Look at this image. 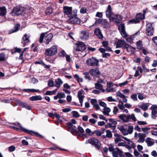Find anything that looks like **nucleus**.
Instances as JSON below:
<instances>
[{
    "label": "nucleus",
    "instance_id": "1",
    "mask_svg": "<svg viewBox=\"0 0 157 157\" xmlns=\"http://www.w3.org/2000/svg\"><path fill=\"white\" fill-rule=\"evenodd\" d=\"M13 124H14L18 127V128H17L14 126L11 127L13 129L15 130H20L24 132L25 133H27L31 135H35V136H36L40 137H41L42 136L40 135L39 133H38L37 132H35L33 131L29 130L28 129H27L23 127H22L21 126V125L18 122L14 123H13Z\"/></svg>",
    "mask_w": 157,
    "mask_h": 157
},
{
    "label": "nucleus",
    "instance_id": "2",
    "mask_svg": "<svg viewBox=\"0 0 157 157\" xmlns=\"http://www.w3.org/2000/svg\"><path fill=\"white\" fill-rule=\"evenodd\" d=\"M111 7L109 5V18L110 21H113L116 23H119L121 20L122 17L120 15H117L112 14L110 13Z\"/></svg>",
    "mask_w": 157,
    "mask_h": 157
},
{
    "label": "nucleus",
    "instance_id": "3",
    "mask_svg": "<svg viewBox=\"0 0 157 157\" xmlns=\"http://www.w3.org/2000/svg\"><path fill=\"white\" fill-rule=\"evenodd\" d=\"M89 143L93 145L95 148L98 150H99L100 149V142L98 140L95 138H93L86 141V144Z\"/></svg>",
    "mask_w": 157,
    "mask_h": 157
},
{
    "label": "nucleus",
    "instance_id": "4",
    "mask_svg": "<svg viewBox=\"0 0 157 157\" xmlns=\"http://www.w3.org/2000/svg\"><path fill=\"white\" fill-rule=\"evenodd\" d=\"M145 18V15L144 13H139L136 15V18L129 21V23L136 24L139 23L140 20L144 19Z\"/></svg>",
    "mask_w": 157,
    "mask_h": 157
},
{
    "label": "nucleus",
    "instance_id": "5",
    "mask_svg": "<svg viewBox=\"0 0 157 157\" xmlns=\"http://www.w3.org/2000/svg\"><path fill=\"white\" fill-rule=\"evenodd\" d=\"M57 53V48L56 46H53L51 48L47 49L45 54L46 55L50 56L55 55Z\"/></svg>",
    "mask_w": 157,
    "mask_h": 157
},
{
    "label": "nucleus",
    "instance_id": "6",
    "mask_svg": "<svg viewBox=\"0 0 157 157\" xmlns=\"http://www.w3.org/2000/svg\"><path fill=\"white\" fill-rule=\"evenodd\" d=\"M24 12V9L22 7H14L11 12V13L12 15L18 16L22 14Z\"/></svg>",
    "mask_w": 157,
    "mask_h": 157
},
{
    "label": "nucleus",
    "instance_id": "7",
    "mask_svg": "<svg viewBox=\"0 0 157 157\" xmlns=\"http://www.w3.org/2000/svg\"><path fill=\"white\" fill-rule=\"evenodd\" d=\"M98 60L95 58L92 57L87 60L86 64L92 66H96L98 65Z\"/></svg>",
    "mask_w": 157,
    "mask_h": 157
},
{
    "label": "nucleus",
    "instance_id": "8",
    "mask_svg": "<svg viewBox=\"0 0 157 157\" xmlns=\"http://www.w3.org/2000/svg\"><path fill=\"white\" fill-rule=\"evenodd\" d=\"M66 124L68 128V131H70L72 134L74 135V133L77 134L78 133V132L76 129V126L73 125L71 122L67 123Z\"/></svg>",
    "mask_w": 157,
    "mask_h": 157
},
{
    "label": "nucleus",
    "instance_id": "9",
    "mask_svg": "<svg viewBox=\"0 0 157 157\" xmlns=\"http://www.w3.org/2000/svg\"><path fill=\"white\" fill-rule=\"evenodd\" d=\"M109 127L112 129V132H115L116 131L115 129L117 124L116 121L114 119L112 118L109 119Z\"/></svg>",
    "mask_w": 157,
    "mask_h": 157
},
{
    "label": "nucleus",
    "instance_id": "10",
    "mask_svg": "<svg viewBox=\"0 0 157 157\" xmlns=\"http://www.w3.org/2000/svg\"><path fill=\"white\" fill-rule=\"evenodd\" d=\"M118 29L123 37L125 38L128 36V35L125 31L124 24H121L118 26Z\"/></svg>",
    "mask_w": 157,
    "mask_h": 157
},
{
    "label": "nucleus",
    "instance_id": "11",
    "mask_svg": "<svg viewBox=\"0 0 157 157\" xmlns=\"http://www.w3.org/2000/svg\"><path fill=\"white\" fill-rule=\"evenodd\" d=\"M128 46L124 40H119L117 42L116 48H122L123 49H127Z\"/></svg>",
    "mask_w": 157,
    "mask_h": 157
},
{
    "label": "nucleus",
    "instance_id": "12",
    "mask_svg": "<svg viewBox=\"0 0 157 157\" xmlns=\"http://www.w3.org/2000/svg\"><path fill=\"white\" fill-rule=\"evenodd\" d=\"M152 24L148 23L147 25V33L149 36H151L153 34L154 29L152 26Z\"/></svg>",
    "mask_w": 157,
    "mask_h": 157
},
{
    "label": "nucleus",
    "instance_id": "13",
    "mask_svg": "<svg viewBox=\"0 0 157 157\" xmlns=\"http://www.w3.org/2000/svg\"><path fill=\"white\" fill-rule=\"evenodd\" d=\"M67 22L71 24H79L80 23V20L78 18L70 17L67 20Z\"/></svg>",
    "mask_w": 157,
    "mask_h": 157
},
{
    "label": "nucleus",
    "instance_id": "14",
    "mask_svg": "<svg viewBox=\"0 0 157 157\" xmlns=\"http://www.w3.org/2000/svg\"><path fill=\"white\" fill-rule=\"evenodd\" d=\"M86 48V45L82 42H80L77 44L76 50L77 51L82 52Z\"/></svg>",
    "mask_w": 157,
    "mask_h": 157
},
{
    "label": "nucleus",
    "instance_id": "15",
    "mask_svg": "<svg viewBox=\"0 0 157 157\" xmlns=\"http://www.w3.org/2000/svg\"><path fill=\"white\" fill-rule=\"evenodd\" d=\"M150 109L151 110L152 117L155 119L157 117L156 114H157V105H152Z\"/></svg>",
    "mask_w": 157,
    "mask_h": 157
},
{
    "label": "nucleus",
    "instance_id": "16",
    "mask_svg": "<svg viewBox=\"0 0 157 157\" xmlns=\"http://www.w3.org/2000/svg\"><path fill=\"white\" fill-rule=\"evenodd\" d=\"M83 92L84 91L82 89H81L78 91V96L79 101V102L81 104V107L82 106L83 100L84 97V96L82 95Z\"/></svg>",
    "mask_w": 157,
    "mask_h": 157
},
{
    "label": "nucleus",
    "instance_id": "17",
    "mask_svg": "<svg viewBox=\"0 0 157 157\" xmlns=\"http://www.w3.org/2000/svg\"><path fill=\"white\" fill-rule=\"evenodd\" d=\"M63 10L64 13L69 17V15L72 11V7L68 6H64L63 7Z\"/></svg>",
    "mask_w": 157,
    "mask_h": 157
},
{
    "label": "nucleus",
    "instance_id": "18",
    "mask_svg": "<svg viewBox=\"0 0 157 157\" xmlns=\"http://www.w3.org/2000/svg\"><path fill=\"white\" fill-rule=\"evenodd\" d=\"M89 37V33L86 31H82L80 33V38L82 40H86Z\"/></svg>",
    "mask_w": 157,
    "mask_h": 157
},
{
    "label": "nucleus",
    "instance_id": "19",
    "mask_svg": "<svg viewBox=\"0 0 157 157\" xmlns=\"http://www.w3.org/2000/svg\"><path fill=\"white\" fill-rule=\"evenodd\" d=\"M119 119H121L122 121L124 123L128 122L129 120H128V115L125 114H121L119 117Z\"/></svg>",
    "mask_w": 157,
    "mask_h": 157
},
{
    "label": "nucleus",
    "instance_id": "20",
    "mask_svg": "<svg viewBox=\"0 0 157 157\" xmlns=\"http://www.w3.org/2000/svg\"><path fill=\"white\" fill-rule=\"evenodd\" d=\"M89 72L92 75H94L96 76L97 77H99L100 73L99 70L98 69H90L89 70Z\"/></svg>",
    "mask_w": 157,
    "mask_h": 157
},
{
    "label": "nucleus",
    "instance_id": "21",
    "mask_svg": "<svg viewBox=\"0 0 157 157\" xmlns=\"http://www.w3.org/2000/svg\"><path fill=\"white\" fill-rule=\"evenodd\" d=\"M94 34L99 38L100 39H102L103 38V36L101 33V30L97 28L95 29L94 31Z\"/></svg>",
    "mask_w": 157,
    "mask_h": 157
},
{
    "label": "nucleus",
    "instance_id": "22",
    "mask_svg": "<svg viewBox=\"0 0 157 157\" xmlns=\"http://www.w3.org/2000/svg\"><path fill=\"white\" fill-rule=\"evenodd\" d=\"M138 137L139 139L137 141L138 142L142 143L145 141V138L146 137V135L145 134L139 133Z\"/></svg>",
    "mask_w": 157,
    "mask_h": 157
},
{
    "label": "nucleus",
    "instance_id": "23",
    "mask_svg": "<svg viewBox=\"0 0 157 157\" xmlns=\"http://www.w3.org/2000/svg\"><path fill=\"white\" fill-rule=\"evenodd\" d=\"M118 128L124 135L126 136L128 134L127 130L125 128L124 126H120L118 127Z\"/></svg>",
    "mask_w": 157,
    "mask_h": 157
},
{
    "label": "nucleus",
    "instance_id": "24",
    "mask_svg": "<svg viewBox=\"0 0 157 157\" xmlns=\"http://www.w3.org/2000/svg\"><path fill=\"white\" fill-rule=\"evenodd\" d=\"M53 36L52 34V33H49L45 37L46 43L47 44H49V42L52 40Z\"/></svg>",
    "mask_w": 157,
    "mask_h": 157
},
{
    "label": "nucleus",
    "instance_id": "25",
    "mask_svg": "<svg viewBox=\"0 0 157 157\" xmlns=\"http://www.w3.org/2000/svg\"><path fill=\"white\" fill-rule=\"evenodd\" d=\"M18 104L20 106L24 107L29 110H30L31 109V107L25 102L20 101L19 102Z\"/></svg>",
    "mask_w": 157,
    "mask_h": 157
},
{
    "label": "nucleus",
    "instance_id": "26",
    "mask_svg": "<svg viewBox=\"0 0 157 157\" xmlns=\"http://www.w3.org/2000/svg\"><path fill=\"white\" fill-rule=\"evenodd\" d=\"M20 28V25L19 24H16L14 26L13 29L10 30L9 31V33L11 34L14 32L18 31Z\"/></svg>",
    "mask_w": 157,
    "mask_h": 157
},
{
    "label": "nucleus",
    "instance_id": "27",
    "mask_svg": "<svg viewBox=\"0 0 157 157\" xmlns=\"http://www.w3.org/2000/svg\"><path fill=\"white\" fill-rule=\"evenodd\" d=\"M42 99V97L40 95H36L33 96L29 98L30 100L32 101H36L37 100H41Z\"/></svg>",
    "mask_w": 157,
    "mask_h": 157
},
{
    "label": "nucleus",
    "instance_id": "28",
    "mask_svg": "<svg viewBox=\"0 0 157 157\" xmlns=\"http://www.w3.org/2000/svg\"><path fill=\"white\" fill-rule=\"evenodd\" d=\"M56 85L55 86L59 88L60 87L61 85H62L63 82L60 78H58L56 79L55 80Z\"/></svg>",
    "mask_w": 157,
    "mask_h": 157
},
{
    "label": "nucleus",
    "instance_id": "29",
    "mask_svg": "<svg viewBox=\"0 0 157 157\" xmlns=\"http://www.w3.org/2000/svg\"><path fill=\"white\" fill-rule=\"evenodd\" d=\"M98 50L102 53V57L103 58H107L108 56V53H105L106 50L102 48H100L98 49Z\"/></svg>",
    "mask_w": 157,
    "mask_h": 157
},
{
    "label": "nucleus",
    "instance_id": "30",
    "mask_svg": "<svg viewBox=\"0 0 157 157\" xmlns=\"http://www.w3.org/2000/svg\"><path fill=\"white\" fill-rule=\"evenodd\" d=\"M6 12V9L5 7L2 6L0 7V15L1 16H5Z\"/></svg>",
    "mask_w": 157,
    "mask_h": 157
},
{
    "label": "nucleus",
    "instance_id": "31",
    "mask_svg": "<svg viewBox=\"0 0 157 157\" xmlns=\"http://www.w3.org/2000/svg\"><path fill=\"white\" fill-rule=\"evenodd\" d=\"M23 91H25L26 92H31L34 93L36 92H40V91L39 90L37 89L36 90L33 89H24Z\"/></svg>",
    "mask_w": 157,
    "mask_h": 157
},
{
    "label": "nucleus",
    "instance_id": "32",
    "mask_svg": "<svg viewBox=\"0 0 157 157\" xmlns=\"http://www.w3.org/2000/svg\"><path fill=\"white\" fill-rule=\"evenodd\" d=\"M145 142L148 146H151L154 143L151 140V138H147L145 140Z\"/></svg>",
    "mask_w": 157,
    "mask_h": 157
},
{
    "label": "nucleus",
    "instance_id": "33",
    "mask_svg": "<svg viewBox=\"0 0 157 157\" xmlns=\"http://www.w3.org/2000/svg\"><path fill=\"white\" fill-rule=\"evenodd\" d=\"M46 34V33H42L41 34L39 40V42L40 43H41L43 42Z\"/></svg>",
    "mask_w": 157,
    "mask_h": 157
},
{
    "label": "nucleus",
    "instance_id": "34",
    "mask_svg": "<svg viewBox=\"0 0 157 157\" xmlns=\"http://www.w3.org/2000/svg\"><path fill=\"white\" fill-rule=\"evenodd\" d=\"M148 105L147 104L143 103L141 105V106L140 107L145 111L147 109Z\"/></svg>",
    "mask_w": 157,
    "mask_h": 157
},
{
    "label": "nucleus",
    "instance_id": "35",
    "mask_svg": "<svg viewBox=\"0 0 157 157\" xmlns=\"http://www.w3.org/2000/svg\"><path fill=\"white\" fill-rule=\"evenodd\" d=\"M113 84L112 82H109V92H112L114 91V89L112 87Z\"/></svg>",
    "mask_w": 157,
    "mask_h": 157
},
{
    "label": "nucleus",
    "instance_id": "36",
    "mask_svg": "<svg viewBox=\"0 0 157 157\" xmlns=\"http://www.w3.org/2000/svg\"><path fill=\"white\" fill-rule=\"evenodd\" d=\"M77 10H74L73 12H71V14L70 15V17H75L77 16Z\"/></svg>",
    "mask_w": 157,
    "mask_h": 157
},
{
    "label": "nucleus",
    "instance_id": "37",
    "mask_svg": "<svg viewBox=\"0 0 157 157\" xmlns=\"http://www.w3.org/2000/svg\"><path fill=\"white\" fill-rule=\"evenodd\" d=\"M71 114L72 115L73 117L75 118L78 117L80 116L78 112L76 111H72L71 112Z\"/></svg>",
    "mask_w": 157,
    "mask_h": 157
},
{
    "label": "nucleus",
    "instance_id": "38",
    "mask_svg": "<svg viewBox=\"0 0 157 157\" xmlns=\"http://www.w3.org/2000/svg\"><path fill=\"white\" fill-rule=\"evenodd\" d=\"M29 36L26 34H25L23 37V39L24 41H25L26 43H28L29 41Z\"/></svg>",
    "mask_w": 157,
    "mask_h": 157
},
{
    "label": "nucleus",
    "instance_id": "39",
    "mask_svg": "<svg viewBox=\"0 0 157 157\" xmlns=\"http://www.w3.org/2000/svg\"><path fill=\"white\" fill-rule=\"evenodd\" d=\"M128 120L131 119L133 121H136L135 115L133 114H132L131 115H128Z\"/></svg>",
    "mask_w": 157,
    "mask_h": 157
},
{
    "label": "nucleus",
    "instance_id": "40",
    "mask_svg": "<svg viewBox=\"0 0 157 157\" xmlns=\"http://www.w3.org/2000/svg\"><path fill=\"white\" fill-rule=\"evenodd\" d=\"M53 11L51 7H48L47 8L45 11V13L46 14H49L51 13Z\"/></svg>",
    "mask_w": 157,
    "mask_h": 157
},
{
    "label": "nucleus",
    "instance_id": "41",
    "mask_svg": "<svg viewBox=\"0 0 157 157\" xmlns=\"http://www.w3.org/2000/svg\"><path fill=\"white\" fill-rule=\"evenodd\" d=\"M95 88L101 90L102 88V85L98 83H95Z\"/></svg>",
    "mask_w": 157,
    "mask_h": 157
},
{
    "label": "nucleus",
    "instance_id": "42",
    "mask_svg": "<svg viewBox=\"0 0 157 157\" xmlns=\"http://www.w3.org/2000/svg\"><path fill=\"white\" fill-rule=\"evenodd\" d=\"M133 129V126L130 125L128 126V134H131L132 133Z\"/></svg>",
    "mask_w": 157,
    "mask_h": 157
},
{
    "label": "nucleus",
    "instance_id": "43",
    "mask_svg": "<svg viewBox=\"0 0 157 157\" xmlns=\"http://www.w3.org/2000/svg\"><path fill=\"white\" fill-rule=\"evenodd\" d=\"M48 85L50 87L55 86V85H54V82L52 80H49L48 81Z\"/></svg>",
    "mask_w": 157,
    "mask_h": 157
},
{
    "label": "nucleus",
    "instance_id": "44",
    "mask_svg": "<svg viewBox=\"0 0 157 157\" xmlns=\"http://www.w3.org/2000/svg\"><path fill=\"white\" fill-rule=\"evenodd\" d=\"M83 75H85L84 77L85 79H88L89 80H91V78L88 72H86L84 73H83Z\"/></svg>",
    "mask_w": 157,
    "mask_h": 157
},
{
    "label": "nucleus",
    "instance_id": "45",
    "mask_svg": "<svg viewBox=\"0 0 157 157\" xmlns=\"http://www.w3.org/2000/svg\"><path fill=\"white\" fill-rule=\"evenodd\" d=\"M87 9L85 7H82L81 8L80 10V13H81L84 14L86 13Z\"/></svg>",
    "mask_w": 157,
    "mask_h": 157
},
{
    "label": "nucleus",
    "instance_id": "46",
    "mask_svg": "<svg viewBox=\"0 0 157 157\" xmlns=\"http://www.w3.org/2000/svg\"><path fill=\"white\" fill-rule=\"evenodd\" d=\"M57 96L59 98H64L65 97V95L64 93H58L57 94Z\"/></svg>",
    "mask_w": 157,
    "mask_h": 157
},
{
    "label": "nucleus",
    "instance_id": "47",
    "mask_svg": "<svg viewBox=\"0 0 157 157\" xmlns=\"http://www.w3.org/2000/svg\"><path fill=\"white\" fill-rule=\"evenodd\" d=\"M5 59V55L4 53L0 54V61H3Z\"/></svg>",
    "mask_w": 157,
    "mask_h": 157
},
{
    "label": "nucleus",
    "instance_id": "48",
    "mask_svg": "<svg viewBox=\"0 0 157 157\" xmlns=\"http://www.w3.org/2000/svg\"><path fill=\"white\" fill-rule=\"evenodd\" d=\"M66 54V53L64 50L61 51L59 53V56L61 57H64Z\"/></svg>",
    "mask_w": 157,
    "mask_h": 157
},
{
    "label": "nucleus",
    "instance_id": "49",
    "mask_svg": "<svg viewBox=\"0 0 157 157\" xmlns=\"http://www.w3.org/2000/svg\"><path fill=\"white\" fill-rule=\"evenodd\" d=\"M131 98L134 101H137V94H132L131 96Z\"/></svg>",
    "mask_w": 157,
    "mask_h": 157
},
{
    "label": "nucleus",
    "instance_id": "50",
    "mask_svg": "<svg viewBox=\"0 0 157 157\" xmlns=\"http://www.w3.org/2000/svg\"><path fill=\"white\" fill-rule=\"evenodd\" d=\"M133 36H130L127 38L126 39V41L130 43H132L133 42Z\"/></svg>",
    "mask_w": 157,
    "mask_h": 157
},
{
    "label": "nucleus",
    "instance_id": "51",
    "mask_svg": "<svg viewBox=\"0 0 157 157\" xmlns=\"http://www.w3.org/2000/svg\"><path fill=\"white\" fill-rule=\"evenodd\" d=\"M15 149V147L13 145H12L8 147V151L10 152H12L14 151Z\"/></svg>",
    "mask_w": 157,
    "mask_h": 157
},
{
    "label": "nucleus",
    "instance_id": "52",
    "mask_svg": "<svg viewBox=\"0 0 157 157\" xmlns=\"http://www.w3.org/2000/svg\"><path fill=\"white\" fill-rule=\"evenodd\" d=\"M117 95L121 98H123L125 97L124 94H122L120 91H118L117 93Z\"/></svg>",
    "mask_w": 157,
    "mask_h": 157
},
{
    "label": "nucleus",
    "instance_id": "53",
    "mask_svg": "<svg viewBox=\"0 0 157 157\" xmlns=\"http://www.w3.org/2000/svg\"><path fill=\"white\" fill-rule=\"evenodd\" d=\"M115 149L118 151V154H119V155L120 156L124 155L123 154L122 151H121L117 147Z\"/></svg>",
    "mask_w": 157,
    "mask_h": 157
},
{
    "label": "nucleus",
    "instance_id": "54",
    "mask_svg": "<svg viewBox=\"0 0 157 157\" xmlns=\"http://www.w3.org/2000/svg\"><path fill=\"white\" fill-rule=\"evenodd\" d=\"M103 114L106 115L108 116V108L104 107V108Z\"/></svg>",
    "mask_w": 157,
    "mask_h": 157
},
{
    "label": "nucleus",
    "instance_id": "55",
    "mask_svg": "<svg viewBox=\"0 0 157 157\" xmlns=\"http://www.w3.org/2000/svg\"><path fill=\"white\" fill-rule=\"evenodd\" d=\"M71 109L70 108H66L63 109L62 111L64 113H67L70 111Z\"/></svg>",
    "mask_w": 157,
    "mask_h": 157
},
{
    "label": "nucleus",
    "instance_id": "56",
    "mask_svg": "<svg viewBox=\"0 0 157 157\" xmlns=\"http://www.w3.org/2000/svg\"><path fill=\"white\" fill-rule=\"evenodd\" d=\"M137 123L140 125H144L147 124V123L145 121H138Z\"/></svg>",
    "mask_w": 157,
    "mask_h": 157
},
{
    "label": "nucleus",
    "instance_id": "57",
    "mask_svg": "<svg viewBox=\"0 0 157 157\" xmlns=\"http://www.w3.org/2000/svg\"><path fill=\"white\" fill-rule=\"evenodd\" d=\"M102 20V19H101V18H96L95 24H97L100 23L101 24Z\"/></svg>",
    "mask_w": 157,
    "mask_h": 157
},
{
    "label": "nucleus",
    "instance_id": "58",
    "mask_svg": "<svg viewBox=\"0 0 157 157\" xmlns=\"http://www.w3.org/2000/svg\"><path fill=\"white\" fill-rule=\"evenodd\" d=\"M95 134L97 136H101V132L99 131L96 130H95Z\"/></svg>",
    "mask_w": 157,
    "mask_h": 157
},
{
    "label": "nucleus",
    "instance_id": "59",
    "mask_svg": "<svg viewBox=\"0 0 157 157\" xmlns=\"http://www.w3.org/2000/svg\"><path fill=\"white\" fill-rule=\"evenodd\" d=\"M78 129L79 131L81 133H82L84 132L83 129L81 126H79L78 127Z\"/></svg>",
    "mask_w": 157,
    "mask_h": 157
},
{
    "label": "nucleus",
    "instance_id": "60",
    "mask_svg": "<svg viewBox=\"0 0 157 157\" xmlns=\"http://www.w3.org/2000/svg\"><path fill=\"white\" fill-rule=\"evenodd\" d=\"M117 107L120 109L122 110H124V104L122 105L119 104L117 105Z\"/></svg>",
    "mask_w": 157,
    "mask_h": 157
},
{
    "label": "nucleus",
    "instance_id": "61",
    "mask_svg": "<svg viewBox=\"0 0 157 157\" xmlns=\"http://www.w3.org/2000/svg\"><path fill=\"white\" fill-rule=\"evenodd\" d=\"M128 82V81H126L120 83L119 84V85L120 87H122L123 86H125L126 85Z\"/></svg>",
    "mask_w": 157,
    "mask_h": 157
},
{
    "label": "nucleus",
    "instance_id": "62",
    "mask_svg": "<svg viewBox=\"0 0 157 157\" xmlns=\"http://www.w3.org/2000/svg\"><path fill=\"white\" fill-rule=\"evenodd\" d=\"M90 102L93 106L97 103V101L95 99H92L91 100Z\"/></svg>",
    "mask_w": 157,
    "mask_h": 157
},
{
    "label": "nucleus",
    "instance_id": "63",
    "mask_svg": "<svg viewBox=\"0 0 157 157\" xmlns=\"http://www.w3.org/2000/svg\"><path fill=\"white\" fill-rule=\"evenodd\" d=\"M101 24L104 26L107 25V22L105 19H102Z\"/></svg>",
    "mask_w": 157,
    "mask_h": 157
},
{
    "label": "nucleus",
    "instance_id": "64",
    "mask_svg": "<svg viewBox=\"0 0 157 157\" xmlns=\"http://www.w3.org/2000/svg\"><path fill=\"white\" fill-rule=\"evenodd\" d=\"M113 155L114 157H117L118 155V152L117 151H113L112 152Z\"/></svg>",
    "mask_w": 157,
    "mask_h": 157
}]
</instances>
